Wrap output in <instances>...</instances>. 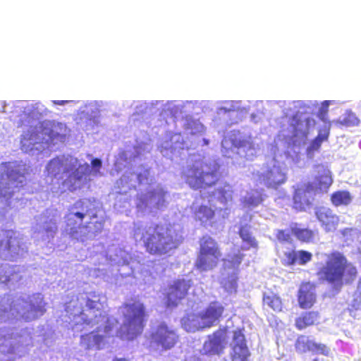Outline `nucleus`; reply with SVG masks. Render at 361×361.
I'll return each mask as SVG.
<instances>
[{
  "mask_svg": "<svg viewBox=\"0 0 361 361\" xmlns=\"http://www.w3.org/2000/svg\"><path fill=\"white\" fill-rule=\"evenodd\" d=\"M86 306L87 308L80 312L79 315L81 321L76 322V324L100 326L97 329L82 335L80 344L87 350H99L104 347L106 338L111 336L118 321L114 318L111 320L102 310V304L97 300L88 299Z\"/></svg>",
  "mask_w": 361,
  "mask_h": 361,
  "instance_id": "f257e3e1",
  "label": "nucleus"
},
{
  "mask_svg": "<svg viewBox=\"0 0 361 361\" xmlns=\"http://www.w3.org/2000/svg\"><path fill=\"white\" fill-rule=\"evenodd\" d=\"M140 240L147 253L161 256L176 250L183 238L171 224L157 223L144 228Z\"/></svg>",
  "mask_w": 361,
  "mask_h": 361,
  "instance_id": "f03ea898",
  "label": "nucleus"
},
{
  "mask_svg": "<svg viewBox=\"0 0 361 361\" xmlns=\"http://www.w3.org/2000/svg\"><path fill=\"white\" fill-rule=\"evenodd\" d=\"M326 256L325 264L317 271L319 279L334 287L341 288L343 284L351 283L357 279V268L343 253L334 251Z\"/></svg>",
  "mask_w": 361,
  "mask_h": 361,
  "instance_id": "7ed1b4c3",
  "label": "nucleus"
},
{
  "mask_svg": "<svg viewBox=\"0 0 361 361\" xmlns=\"http://www.w3.org/2000/svg\"><path fill=\"white\" fill-rule=\"evenodd\" d=\"M118 313L123 322L116 329V337L130 341L142 333L147 316L143 304L139 301L125 303L119 307Z\"/></svg>",
  "mask_w": 361,
  "mask_h": 361,
  "instance_id": "20e7f679",
  "label": "nucleus"
},
{
  "mask_svg": "<svg viewBox=\"0 0 361 361\" xmlns=\"http://www.w3.org/2000/svg\"><path fill=\"white\" fill-rule=\"evenodd\" d=\"M186 184L192 190L207 189L219 180V166L203 160H196L183 172Z\"/></svg>",
  "mask_w": 361,
  "mask_h": 361,
  "instance_id": "39448f33",
  "label": "nucleus"
},
{
  "mask_svg": "<svg viewBox=\"0 0 361 361\" xmlns=\"http://www.w3.org/2000/svg\"><path fill=\"white\" fill-rule=\"evenodd\" d=\"M225 308L218 301L210 302L202 312L190 313L181 321L183 327L188 332H195L215 326L223 317Z\"/></svg>",
  "mask_w": 361,
  "mask_h": 361,
  "instance_id": "423d86ee",
  "label": "nucleus"
},
{
  "mask_svg": "<svg viewBox=\"0 0 361 361\" xmlns=\"http://www.w3.org/2000/svg\"><path fill=\"white\" fill-rule=\"evenodd\" d=\"M199 245L195 268L200 271H208L217 267L223 257L218 242L210 235H205L200 238Z\"/></svg>",
  "mask_w": 361,
  "mask_h": 361,
  "instance_id": "0eeeda50",
  "label": "nucleus"
},
{
  "mask_svg": "<svg viewBox=\"0 0 361 361\" xmlns=\"http://www.w3.org/2000/svg\"><path fill=\"white\" fill-rule=\"evenodd\" d=\"M63 169L66 178L61 182L63 188L70 192H74L82 187L83 175L79 171V169L74 164L63 166V161L59 158L50 160L47 166V170L49 175L56 176Z\"/></svg>",
  "mask_w": 361,
  "mask_h": 361,
  "instance_id": "6e6552de",
  "label": "nucleus"
},
{
  "mask_svg": "<svg viewBox=\"0 0 361 361\" xmlns=\"http://www.w3.org/2000/svg\"><path fill=\"white\" fill-rule=\"evenodd\" d=\"M257 183L265 185L267 188L278 189L287 180L286 173L279 166H273L263 171L255 173Z\"/></svg>",
  "mask_w": 361,
  "mask_h": 361,
  "instance_id": "1a4fd4ad",
  "label": "nucleus"
},
{
  "mask_svg": "<svg viewBox=\"0 0 361 361\" xmlns=\"http://www.w3.org/2000/svg\"><path fill=\"white\" fill-rule=\"evenodd\" d=\"M152 341L162 348L169 350L173 348L178 341V335L176 332L162 323L157 326L151 334Z\"/></svg>",
  "mask_w": 361,
  "mask_h": 361,
  "instance_id": "9d476101",
  "label": "nucleus"
},
{
  "mask_svg": "<svg viewBox=\"0 0 361 361\" xmlns=\"http://www.w3.org/2000/svg\"><path fill=\"white\" fill-rule=\"evenodd\" d=\"M226 329H219L207 336L204 342L202 354L204 355H219L225 349Z\"/></svg>",
  "mask_w": 361,
  "mask_h": 361,
  "instance_id": "9b49d317",
  "label": "nucleus"
},
{
  "mask_svg": "<svg viewBox=\"0 0 361 361\" xmlns=\"http://www.w3.org/2000/svg\"><path fill=\"white\" fill-rule=\"evenodd\" d=\"M294 346L296 352L300 354L311 352L313 354L328 357L331 353V349L327 345L317 343L305 334H300L297 337Z\"/></svg>",
  "mask_w": 361,
  "mask_h": 361,
  "instance_id": "f8f14e48",
  "label": "nucleus"
},
{
  "mask_svg": "<svg viewBox=\"0 0 361 361\" xmlns=\"http://www.w3.org/2000/svg\"><path fill=\"white\" fill-rule=\"evenodd\" d=\"M88 214V209L85 206V202L79 200L76 201L71 210L69 211L66 215L67 225L71 226V235L74 236L78 233L77 228H87V225H82L85 217Z\"/></svg>",
  "mask_w": 361,
  "mask_h": 361,
  "instance_id": "ddd939ff",
  "label": "nucleus"
},
{
  "mask_svg": "<svg viewBox=\"0 0 361 361\" xmlns=\"http://www.w3.org/2000/svg\"><path fill=\"white\" fill-rule=\"evenodd\" d=\"M315 194L304 184L296 188L293 194V208L297 212H304L312 205Z\"/></svg>",
  "mask_w": 361,
  "mask_h": 361,
  "instance_id": "4468645a",
  "label": "nucleus"
},
{
  "mask_svg": "<svg viewBox=\"0 0 361 361\" xmlns=\"http://www.w3.org/2000/svg\"><path fill=\"white\" fill-rule=\"evenodd\" d=\"M250 353L244 334L238 330L233 332L231 361H247Z\"/></svg>",
  "mask_w": 361,
  "mask_h": 361,
  "instance_id": "2eb2a0df",
  "label": "nucleus"
},
{
  "mask_svg": "<svg viewBox=\"0 0 361 361\" xmlns=\"http://www.w3.org/2000/svg\"><path fill=\"white\" fill-rule=\"evenodd\" d=\"M333 183L331 173L329 169L322 168L318 171L313 182H308L306 185L314 194L326 192Z\"/></svg>",
  "mask_w": 361,
  "mask_h": 361,
  "instance_id": "dca6fc26",
  "label": "nucleus"
},
{
  "mask_svg": "<svg viewBox=\"0 0 361 361\" xmlns=\"http://www.w3.org/2000/svg\"><path fill=\"white\" fill-rule=\"evenodd\" d=\"M314 214L326 231L329 232L336 228L339 218L330 208L325 207H317Z\"/></svg>",
  "mask_w": 361,
  "mask_h": 361,
  "instance_id": "f3484780",
  "label": "nucleus"
},
{
  "mask_svg": "<svg viewBox=\"0 0 361 361\" xmlns=\"http://www.w3.org/2000/svg\"><path fill=\"white\" fill-rule=\"evenodd\" d=\"M322 316L318 311H306L297 316L295 319V327L298 331L309 327L318 326L322 323Z\"/></svg>",
  "mask_w": 361,
  "mask_h": 361,
  "instance_id": "a211bd4d",
  "label": "nucleus"
},
{
  "mask_svg": "<svg viewBox=\"0 0 361 361\" xmlns=\"http://www.w3.org/2000/svg\"><path fill=\"white\" fill-rule=\"evenodd\" d=\"M312 259V255L308 251L291 250L284 253V259H282V264L286 267L293 266L296 263L300 265H305Z\"/></svg>",
  "mask_w": 361,
  "mask_h": 361,
  "instance_id": "6ab92c4d",
  "label": "nucleus"
},
{
  "mask_svg": "<svg viewBox=\"0 0 361 361\" xmlns=\"http://www.w3.org/2000/svg\"><path fill=\"white\" fill-rule=\"evenodd\" d=\"M244 255L238 252L237 254L228 255L227 258H223L221 261L223 262L222 269L224 271H227L228 270H233V272H236L238 274L239 267L243 259Z\"/></svg>",
  "mask_w": 361,
  "mask_h": 361,
  "instance_id": "aec40b11",
  "label": "nucleus"
},
{
  "mask_svg": "<svg viewBox=\"0 0 361 361\" xmlns=\"http://www.w3.org/2000/svg\"><path fill=\"white\" fill-rule=\"evenodd\" d=\"M330 200L335 207L346 206L351 202L352 197L347 190H338L331 195Z\"/></svg>",
  "mask_w": 361,
  "mask_h": 361,
  "instance_id": "412c9836",
  "label": "nucleus"
},
{
  "mask_svg": "<svg viewBox=\"0 0 361 361\" xmlns=\"http://www.w3.org/2000/svg\"><path fill=\"white\" fill-rule=\"evenodd\" d=\"M291 232L302 243H308L312 242L316 236L314 231L306 228L294 227L292 228Z\"/></svg>",
  "mask_w": 361,
  "mask_h": 361,
  "instance_id": "4be33fe9",
  "label": "nucleus"
},
{
  "mask_svg": "<svg viewBox=\"0 0 361 361\" xmlns=\"http://www.w3.org/2000/svg\"><path fill=\"white\" fill-rule=\"evenodd\" d=\"M196 219L202 223H207L212 221L215 217V211L207 205H200L195 212Z\"/></svg>",
  "mask_w": 361,
  "mask_h": 361,
  "instance_id": "5701e85b",
  "label": "nucleus"
},
{
  "mask_svg": "<svg viewBox=\"0 0 361 361\" xmlns=\"http://www.w3.org/2000/svg\"><path fill=\"white\" fill-rule=\"evenodd\" d=\"M238 273L233 272V274L224 277L221 279V285L224 291L228 293H233L237 291L238 288Z\"/></svg>",
  "mask_w": 361,
  "mask_h": 361,
  "instance_id": "b1692460",
  "label": "nucleus"
},
{
  "mask_svg": "<svg viewBox=\"0 0 361 361\" xmlns=\"http://www.w3.org/2000/svg\"><path fill=\"white\" fill-rule=\"evenodd\" d=\"M191 286V280L178 279L175 280L170 286L169 290L171 293H187Z\"/></svg>",
  "mask_w": 361,
  "mask_h": 361,
  "instance_id": "393cba45",
  "label": "nucleus"
},
{
  "mask_svg": "<svg viewBox=\"0 0 361 361\" xmlns=\"http://www.w3.org/2000/svg\"><path fill=\"white\" fill-rule=\"evenodd\" d=\"M238 234L242 240L248 244L250 247L256 248L257 247V242L255 238L252 235L250 231V226L247 225L241 226L238 231Z\"/></svg>",
  "mask_w": 361,
  "mask_h": 361,
  "instance_id": "a878e982",
  "label": "nucleus"
},
{
  "mask_svg": "<svg viewBox=\"0 0 361 361\" xmlns=\"http://www.w3.org/2000/svg\"><path fill=\"white\" fill-rule=\"evenodd\" d=\"M263 302L274 311H281L282 309V302L278 295H264Z\"/></svg>",
  "mask_w": 361,
  "mask_h": 361,
  "instance_id": "bb28decb",
  "label": "nucleus"
},
{
  "mask_svg": "<svg viewBox=\"0 0 361 361\" xmlns=\"http://www.w3.org/2000/svg\"><path fill=\"white\" fill-rule=\"evenodd\" d=\"M290 126L293 127V133L294 136L304 135L306 136L309 133L308 127L306 129H303L301 126H302V121H301L297 114L292 116V122Z\"/></svg>",
  "mask_w": 361,
  "mask_h": 361,
  "instance_id": "cd10ccee",
  "label": "nucleus"
},
{
  "mask_svg": "<svg viewBox=\"0 0 361 361\" xmlns=\"http://www.w3.org/2000/svg\"><path fill=\"white\" fill-rule=\"evenodd\" d=\"M298 301L300 308L310 309L316 302L315 295H298Z\"/></svg>",
  "mask_w": 361,
  "mask_h": 361,
  "instance_id": "c85d7f7f",
  "label": "nucleus"
},
{
  "mask_svg": "<svg viewBox=\"0 0 361 361\" xmlns=\"http://www.w3.org/2000/svg\"><path fill=\"white\" fill-rule=\"evenodd\" d=\"M359 122L360 121L357 116L351 112L347 113L344 117L339 121L340 124L345 127L357 126Z\"/></svg>",
  "mask_w": 361,
  "mask_h": 361,
  "instance_id": "c756f323",
  "label": "nucleus"
},
{
  "mask_svg": "<svg viewBox=\"0 0 361 361\" xmlns=\"http://www.w3.org/2000/svg\"><path fill=\"white\" fill-rule=\"evenodd\" d=\"M14 232L11 230L4 231V236L6 240H0V250L8 251L11 247V240L13 238Z\"/></svg>",
  "mask_w": 361,
  "mask_h": 361,
  "instance_id": "7c9ffc66",
  "label": "nucleus"
},
{
  "mask_svg": "<svg viewBox=\"0 0 361 361\" xmlns=\"http://www.w3.org/2000/svg\"><path fill=\"white\" fill-rule=\"evenodd\" d=\"M329 137V133H324L323 134L319 133L318 135L313 139V140L310 143V149L312 150H317L321 147L322 143L324 141L327 140Z\"/></svg>",
  "mask_w": 361,
  "mask_h": 361,
  "instance_id": "2f4dec72",
  "label": "nucleus"
},
{
  "mask_svg": "<svg viewBox=\"0 0 361 361\" xmlns=\"http://www.w3.org/2000/svg\"><path fill=\"white\" fill-rule=\"evenodd\" d=\"M262 201L263 197L261 194H258L257 195H251L245 198L244 203L245 205L249 207H256L261 204Z\"/></svg>",
  "mask_w": 361,
  "mask_h": 361,
  "instance_id": "473e14b6",
  "label": "nucleus"
},
{
  "mask_svg": "<svg viewBox=\"0 0 361 361\" xmlns=\"http://www.w3.org/2000/svg\"><path fill=\"white\" fill-rule=\"evenodd\" d=\"M44 232L47 235L53 236L57 231L56 222L54 220L45 221L44 224Z\"/></svg>",
  "mask_w": 361,
  "mask_h": 361,
  "instance_id": "72a5a7b5",
  "label": "nucleus"
},
{
  "mask_svg": "<svg viewBox=\"0 0 361 361\" xmlns=\"http://www.w3.org/2000/svg\"><path fill=\"white\" fill-rule=\"evenodd\" d=\"M316 285L310 281L302 282L298 290V293H313L315 290Z\"/></svg>",
  "mask_w": 361,
  "mask_h": 361,
  "instance_id": "f704fd0d",
  "label": "nucleus"
},
{
  "mask_svg": "<svg viewBox=\"0 0 361 361\" xmlns=\"http://www.w3.org/2000/svg\"><path fill=\"white\" fill-rule=\"evenodd\" d=\"M276 237L281 243H290L292 240L291 233L286 230L277 231Z\"/></svg>",
  "mask_w": 361,
  "mask_h": 361,
  "instance_id": "c9c22d12",
  "label": "nucleus"
},
{
  "mask_svg": "<svg viewBox=\"0 0 361 361\" xmlns=\"http://www.w3.org/2000/svg\"><path fill=\"white\" fill-rule=\"evenodd\" d=\"M329 101H324L322 103V106L317 113L318 118L323 121H326V120H327V115H328V111H329Z\"/></svg>",
  "mask_w": 361,
  "mask_h": 361,
  "instance_id": "e433bc0d",
  "label": "nucleus"
},
{
  "mask_svg": "<svg viewBox=\"0 0 361 361\" xmlns=\"http://www.w3.org/2000/svg\"><path fill=\"white\" fill-rule=\"evenodd\" d=\"M165 194H166V192L162 189H160L159 190H150V191L148 192V198L149 199H154L156 197H160L161 199V203H159V202H158L157 203V207H159L160 204L163 205V204L164 202V198Z\"/></svg>",
  "mask_w": 361,
  "mask_h": 361,
  "instance_id": "4c0bfd02",
  "label": "nucleus"
},
{
  "mask_svg": "<svg viewBox=\"0 0 361 361\" xmlns=\"http://www.w3.org/2000/svg\"><path fill=\"white\" fill-rule=\"evenodd\" d=\"M226 187H228V190H226L224 188H220L219 189V192L220 194V197L222 199L223 201H227L228 199H231V193L232 190H231V186L229 185H226Z\"/></svg>",
  "mask_w": 361,
  "mask_h": 361,
  "instance_id": "58836bf2",
  "label": "nucleus"
},
{
  "mask_svg": "<svg viewBox=\"0 0 361 361\" xmlns=\"http://www.w3.org/2000/svg\"><path fill=\"white\" fill-rule=\"evenodd\" d=\"M149 176V171L145 170L143 173H139L137 174V180L139 184H142L144 181L147 180Z\"/></svg>",
  "mask_w": 361,
  "mask_h": 361,
  "instance_id": "ea45409f",
  "label": "nucleus"
},
{
  "mask_svg": "<svg viewBox=\"0 0 361 361\" xmlns=\"http://www.w3.org/2000/svg\"><path fill=\"white\" fill-rule=\"evenodd\" d=\"M91 164L93 168L97 169V171H99V169L102 166V161L99 159L94 158L92 160Z\"/></svg>",
  "mask_w": 361,
  "mask_h": 361,
  "instance_id": "a19ab883",
  "label": "nucleus"
},
{
  "mask_svg": "<svg viewBox=\"0 0 361 361\" xmlns=\"http://www.w3.org/2000/svg\"><path fill=\"white\" fill-rule=\"evenodd\" d=\"M95 226L97 228L95 229L96 233H100L104 227V222L102 221H97L95 222Z\"/></svg>",
  "mask_w": 361,
  "mask_h": 361,
  "instance_id": "79ce46f5",
  "label": "nucleus"
},
{
  "mask_svg": "<svg viewBox=\"0 0 361 361\" xmlns=\"http://www.w3.org/2000/svg\"><path fill=\"white\" fill-rule=\"evenodd\" d=\"M54 103L59 105H63L66 103H68V101L66 100H59V101H54Z\"/></svg>",
  "mask_w": 361,
  "mask_h": 361,
  "instance_id": "37998d69",
  "label": "nucleus"
},
{
  "mask_svg": "<svg viewBox=\"0 0 361 361\" xmlns=\"http://www.w3.org/2000/svg\"><path fill=\"white\" fill-rule=\"evenodd\" d=\"M112 361H128L127 359L126 358H123V357H115L112 360Z\"/></svg>",
  "mask_w": 361,
  "mask_h": 361,
  "instance_id": "c03bdc74",
  "label": "nucleus"
},
{
  "mask_svg": "<svg viewBox=\"0 0 361 361\" xmlns=\"http://www.w3.org/2000/svg\"><path fill=\"white\" fill-rule=\"evenodd\" d=\"M97 214H96V213H93V214H92L90 215V219H94V218H97Z\"/></svg>",
  "mask_w": 361,
  "mask_h": 361,
  "instance_id": "a18cd8bd",
  "label": "nucleus"
},
{
  "mask_svg": "<svg viewBox=\"0 0 361 361\" xmlns=\"http://www.w3.org/2000/svg\"><path fill=\"white\" fill-rule=\"evenodd\" d=\"M23 124H24V123H23V121H19L18 126H23Z\"/></svg>",
  "mask_w": 361,
  "mask_h": 361,
  "instance_id": "49530a36",
  "label": "nucleus"
},
{
  "mask_svg": "<svg viewBox=\"0 0 361 361\" xmlns=\"http://www.w3.org/2000/svg\"><path fill=\"white\" fill-rule=\"evenodd\" d=\"M193 361H201V360L199 357H194Z\"/></svg>",
  "mask_w": 361,
  "mask_h": 361,
  "instance_id": "de8ad7c7",
  "label": "nucleus"
},
{
  "mask_svg": "<svg viewBox=\"0 0 361 361\" xmlns=\"http://www.w3.org/2000/svg\"><path fill=\"white\" fill-rule=\"evenodd\" d=\"M305 121H306L307 125H309V123H310V118H307V119L305 120Z\"/></svg>",
  "mask_w": 361,
  "mask_h": 361,
  "instance_id": "09e8293b",
  "label": "nucleus"
},
{
  "mask_svg": "<svg viewBox=\"0 0 361 361\" xmlns=\"http://www.w3.org/2000/svg\"><path fill=\"white\" fill-rule=\"evenodd\" d=\"M358 287L361 288V280L358 283Z\"/></svg>",
  "mask_w": 361,
  "mask_h": 361,
  "instance_id": "8fccbe9b",
  "label": "nucleus"
}]
</instances>
